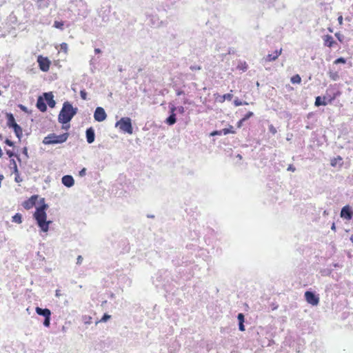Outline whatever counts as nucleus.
Returning a JSON list of instances; mask_svg holds the SVG:
<instances>
[{
    "label": "nucleus",
    "instance_id": "obj_42",
    "mask_svg": "<svg viewBox=\"0 0 353 353\" xmlns=\"http://www.w3.org/2000/svg\"><path fill=\"white\" fill-rule=\"evenodd\" d=\"M10 168L12 170V172H15V169L18 168L16 160L14 159H10Z\"/></svg>",
    "mask_w": 353,
    "mask_h": 353
},
{
    "label": "nucleus",
    "instance_id": "obj_60",
    "mask_svg": "<svg viewBox=\"0 0 353 353\" xmlns=\"http://www.w3.org/2000/svg\"><path fill=\"white\" fill-rule=\"evenodd\" d=\"M70 128V123L66 124H62L61 128L65 130H68Z\"/></svg>",
    "mask_w": 353,
    "mask_h": 353
},
{
    "label": "nucleus",
    "instance_id": "obj_45",
    "mask_svg": "<svg viewBox=\"0 0 353 353\" xmlns=\"http://www.w3.org/2000/svg\"><path fill=\"white\" fill-rule=\"evenodd\" d=\"M4 143L9 147L14 148L15 145V143L13 141L9 139L8 138L5 139Z\"/></svg>",
    "mask_w": 353,
    "mask_h": 353
},
{
    "label": "nucleus",
    "instance_id": "obj_6",
    "mask_svg": "<svg viewBox=\"0 0 353 353\" xmlns=\"http://www.w3.org/2000/svg\"><path fill=\"white\" fill-rule=\"evenodd\" d=\"M115 127L119 128L120 131L124 134H132L133 133L132 119L128 117H121L115 123Z\"/></svg>",
    "mask_w": 353,
    "mask_h": 353
},
{
    "label": "nucleus",
    "instance_id": "obj_63",
    "mask_svg": "<svg viewBox=\"0 0 353 353\" xmlns=\"http://www.w3.org/2000/svg\"><path fill=\"white\" fill-rule=\"evenodd\" d=\"M101 52L102 51H101V50L100 48H94V53L95 54H100V53H101Z\"/></svg>",
    "mask_w": 353,
    "mask_h": 353
},
{
    "label": "nucleus",
    "instance_id": "obj_41",
    "mask_svg": "<svg viewBox=\"0 0 353 353\" xmlns=\"http://www.w3.org/2000/svg\"><path fill=\"white\" fill-rule=\"evenodd\" d=\"M222 130H214L210 133V137L222 136Z\"/></svg>",
    "mask_w": 353,
    "mask_h": 353
},
{
    "label": "nucleus",
    "instance_id": "obj_15",
    "mask_svg": "<svg viewBox=\"0 0 353 353\" xmlns=\"http://www.w3.org/2000/svg\"><path fill=\"white\" fill-rule=\"evenodd\" d=\"M36 107L41 112H46L47 111V101L46 97L43 96V93L37 97Z\"/></svg>",
    "mask_w": 353,
    "mask_h": 353
},
{
    "label": "nucleus",
    "instance_id": "obj_2",
    "mask_svg": "<svg viewBox=\"0 0 353 353\" xmlns=\"http://www.w3.org/2000/svg\"><path fill=\"white\" fill-rule=\"evenodd\" d=\"M77 112V108L73 107L71 102L68 101H65L58 115L59 123L61 124L69 123Z\"/></svg>",
    "mask_w": 353,
    "mask_h": 353
},
{
    "label": "nucleus",
    "instance_id": "obj_56",
    "mask_svg": "<svg viewBox=\"0 0 353 353\" xmlns=\"http://www.w3.org/2000/svg\"><path fill=\"white\" fill-rule=\"evenodd\" d=\"M176 111L181 114H183L184 112H185V108L183 106H177V110Z\"/></svg>",
    "mask_w": 353,
    "mask_h": 353
},
{
    "label": "nucleus",
    "instance_id": "obj_26",
    "mask_svg": "<svg viewBox=\"0 0 353 353\" xmlns=\"http://www.w3.org/2000/svg\"><path fill=\"white\" fill-rule=\"evenodd\" d=\"M39 9H45L49 6L50 0H34Z\"/></svg>",
    "mask_w": 353,
    "mask_h": 353
},
{
    "label": "nucleus",
    "instance_id": "obj_48",
    "mask_svg": "<svg viewBox=\"0 0 353 353\" xmlns=\"http://www.w3.org/2000/svg\"><path fill=\"white\" fill-rule=\"evenodd\" d=\"M268 130L273 135L277 132L276 128L272 124L269 125Z\"/></svg>",
    "mask_w": 353,
    "mask_h": 353
},
{
    "label": "nucleus",
    "instance_id": "obj_34",
    "mask_svg": "<svg viewBox=\"0 0 353 353\" xmlns=\"http://www.w3.org/2000/svg\"><path fill=\"white\" fill-rule=\"evenodd\" d=\"M321 276H330L332 273V270L330 268H325L320 271Z\"/></svg>",
    "mask_w": 353,
    "mask_h": 353
},
{
    "label": "nucleus",
    "instance_id": "obj_10",
    "mask_svg": "<svg viewBox=\"0 0 353 353\" xmlns=\"http://www.w3.org/2000/svg\"><path fill=\"white\" fill-rule=\"evenodd\" d=\"M110 12L111 6L109 5L102 6L97 10L98 16L101 18L102 21L104 23H108L110 21Z\"/></svg>",
    "mask_w": 353,
    "mask_h": 353
},
{
    "label": "nucleus",
    "instance_id": "obj_49",
    "mask_svg": "<svg viewBox=\"0 0 353 353\" xmlns=\"http://www.w3.org/2000/svg\"><path fill=\"white\" fill-rule=\"evenodd\" d=\"M37 203L38 205H37L36 207H43L45 205H48L47 203H46L45 198H40L39 201H38Z\"/></svg>",
    "mask_w": 353,
    "mask_h": 353
},
{
    "label": "nucleus",
    "instance_id": "obj_4",
    "mask_svg": "<svg viewBox=\"0 0 353 353\" xmlns=\"http://www.w3.org/2000/svg\"><path fill=\"white\" fill-rule=\"evenodd\" d=\"M164 253L167 256V258L171 260L173 265L179 266L183 263L181 259V254L176 248H174L170 245H165Z\"/></svg>",
    "mask_w": 353,
    "mask_h": 353
},
{
    "label": "nucleus",
    "instance_id": "obj_44",
    "mask_svg": "<svg viewBox=\"0 0 353 353\" xmlns=\"http://www.w3.org/2000/svg\"><path fill=\"white\" fill-rule=\"evenodd\" d=\"M18 107L19 108V109L21 111H23L25 113H27V114H30L31 113V112L28 110V108L26 105H24L23 104H19Z\"/></svg>",
    "mask_w": 353,
    "mask_h": 353
},
{
    "label": "nucleus",
    "instance_id": "obj_61",
    "mask_svg": "<svg viewBox=\"0 0 353 353\" xmlns=\"http://www.w3.org/2000/svg\"><path fill=\"white\" fill-rule=\"evenodd\" d=\"M15 158L17 159V161L19 163L20 165H21L22 161L20 155L19 154H16Z\"/></svg>",
    "mask_w": 353,
    "mask_h": 353
},
{
    "label": "nucleus",
    "instance_id": "obj_14",
    "mask_svg": "<svg viewBox=\"0 0 353 353\" xmlns=\"http://www.w3.org/2000/svg\"><path fill=\"white\" fill-rule=\"evenodd\" d=\"M107 118V114L102 107H97L94 112V119L97 122H102Z\"/></svg>",
    "mask_w": 353,
    "mask_h": 353
},
{
    "label": "nucleus",
    "instance_id": "obj_57",
    "mask_svg": "<svg viewBox=\"0 0 353 353\" xmlns=\"http://www.w3.org/2000/svg\"><path fill=\"white\" fill-rule=\"evenodd\" d=\"M287 170L294 172L296 171V168L293 164H289L288 166Z\"/></svg>",
    "mask_w": 353,
    "mask_h": 353
},
{
    "label": "nucleus",
    "instance_id": "obj_30",
    "mask_svg": "<svg viewBox=\"0 0 353 353\" xmlns=\"http://www.w3.org/2000/svg\"><path fill=\"white\" fill-rule=\"evenodd\" d=\"M110 319L111 315L108 313H104L100 320L96 321L95 325H97L99 323H105Z\"/></svg>",
    "mask_w": 353,
    "mask_h": 353
},
{
    "label": "nucleus",
    "instance_id": "obj_27",
    "mask_svg": "<svg viewBox=\"0 0 353 353\" xmlns=\"http://www.w3.org/2000/svg\"><path fill=\"white\" fill-rule=\"evenodd\" d=\"M15 134V136L21 141L23 137V128L20 125H17L14 128L12 129Z\"/></svg>",
    "mask_w": 353,
    "mask_h": 353
},
{
    "label": "nucleus",
    "instance_id": "obj_29",
    "mask_svg": "<svg viewBox=\"0 0 353 353\" xmlns=\"http://www.w3.org/2000/svg\"><path fill=\"white\" fill-rule=\"evenodd\" d=\"M222 133L223 135H227L228 134H235L236 131L234 130V127L232 125H229L228 128L222 129Z\"/></svg>",
    "mask_w": 353,
    "mask_h": 353
},
{
    "label": "nucleus",
    "instance_id": "obj_20",
    "mask_svg": "<svg viewBox=\"0 0 353 353\" xmlns=\"http://www.w3.org/2000/svg\"><path fill=\"white\" fill-rule=\"evenodd\" d=\"M281 52H282V48H281L280 50H276L274 52V53L268 54L263 59H264L265 62L274 61L278 59V57L281 54Z\"/></svg>",
    "mask_w": 353,
    "mask_h": 353
},
{
    "label": "nucleus",
    "instance_id": "obj_31",
    "mask_svg": "<svg viewBox=\"0 0 353 353\" xmlns=\"http://www.w3.org/2000/svg\"><path fill=\"white\" fill-rule=\"evenodd\" d=\"M290 81L293 84H299L301 82V77L298 74H294L290 78Z\"/></svg>",
    "mask_w": 353,
    "mask_h": 353
},
{
    "label": "nucleus",
    "instance_id": "obj_3",
    "mask_svg": "<svg viewBox=\"0 0 353 353\" xmlns=\"http://www.w3.org/2000/svg\"><path fill=\"white\" fill-rule=\"evenodd\" d=\"M68 137V132H63L60 134H57L56 133L53 132L48 134L46 137H45L42 141V143L44 145L62 144L66 142Z\"/></svg>",
    "mask_w": 353,
    "mask_h": 353
},
{
    "label": "nucleus",
    "instance_id": "obj_59",
    "mask_svg": "<svg viewBox=\"0 0 353 353\" xmlns=\"http://www.w3.org/2000/svg\"><path fill=\"white\" fill-rule=\"evenodd\" d=\"M176 94L177 96H181L185 94V92L181 89H178L176 90Z\"/></svg>",
    "mask_w": 353,
    "mask_h": 353
},
{
    "label": "nucleus",
    "instance_id": "obj_40",
    "mask_svg": "<svg viewBox=\"0 0 353 353\" xmlns=\"http://www.w3.org/2000/svg\"><path fill=\"white\" fill-rule=\"evenodd\" d=\"M5 150H6V154L9 157L10 159H13V157H15L16 154H18L10 149H6Z\"/></svg>",
    "mask_w": 353,
    "mask_h": 353
},
{
    "label": "nucleus",
    "instance_id": "obj_11",
    "mask_svg": "<svg viewBox=\"0 0 353 353\" xmlns=\"http://www.w3.org/2000/svg\"><path fill=\"white\" fill-rule=\"evenodd\" d=\"M37 63L39 69L42 72H48L50 69L51 61L47 57L39 55L37 57Z\"/></svg>",
    "mask_w": 353,
    "mask_h": 353
},
{
    "label": "nucleus",
    "instance_id": "obj_1",
    "mask_svg": "<svg viewBox=\"0 0 353 353\" xmlns=\"http://www.w3.org/2000/svg\"><path fill=\"white\" fill-rule=\"evenodd\" d=\"M48 208V205H45L43 207H35V211L32 215L40 231L44 233L48 232L50 225L52 223V221L47 220L46 211Z\"/></svg>",
    "mask_w": 353,
    "mask_h": 353
},
{
    "label": "nucleus",
    "instance_id": "obj_62",
    "mask_svg": "<svg viewBox=\"0 0 353 353\" xmlns=\"http://www.w3.org/2000/svg\"><path fill=\"white\" fill-rule=\"evenodd\" d=\"M343 18L342 15L339 16L338 17V21L340 25L343 24Z\"/></svg>",
    "mask_w": 353,
    "mask_h": 353
},
{
    "label": "nucleus",
    "instance_id": "obj_7",
    "mask_svg": "<svg viewBox=\"0 0 353 353\" xmlns=\"http://www.w3.org/2000/svg\"><path fill=\"white\" fill-rule=\"evenodd\" d=\"M35 312L38 315L43 317V325L46 327H49L50 326L52 319L51 310L47 307H41L37 306L35 308Z\"/></svg>",
    "mask_w": 353,
    "mask_h": 353
},
{
    "label": "nucleus",
    "instance_id": "obj_28",
    "mask_svg": "<svg viewBox=\"0 0 353 353\" xmlns=\"http://www.w3.org/2000/svg\"><path fill=\"white\" fill-rule=\"evenodd\" d=\"M12 221L16 223H21L23 221V216L21 213H16L14 216L12 217Z\"/></svg>",
    "mask_w": 353,
    "mask_h": 353
},
{
    "label": "nucleus",
    "instance_id": "obj_12",
    "mask_svg": "<svg viewBox=\"0 0 353 353\" xmlns=\"http://www.w3.org/2000/svg\"><path fill=\"white\" fill-rule=\"evenodd\" d=\"M340 216L345 220L350 221L353 217V210L350 205L343 206L340 212Z\"/></svg>",
    "mask_w": 353,
    "mask_h": 353
},
{
    "label": "nucleus",
    "instance_id": "obj_53",
    "mask_svg": "<svg viewBox=\"0 0 353 353\" xmlns=\"http://www.w3.org/2000/svg\"><path fill=\"white\" fill-rule=\"evenodd\" d=\"M86 168H83L81 170L79 171V176L81 177L84 176L86 174Z\"/></svg>",
    "mask_w": 353,
    "mask_h": 353
},
{
    "label": "nucleus",
    "instance_id": "obj_51",
    "mask_svg": "<svg viewBox=\"0 0 353 353\" xmlns=\"http://www.w3.org/2000/svg\"><path fill=\"white\" fill-rule=\"evenodd\" d=\"M22 154L26 157V159L29 158L28 149L26 146L23 147L21 150Z\"/></svg>",
    "mask_w": 353,
    "mask_h": 353
},
{
    "label": "nucleus",
    "instance_id": "obj_17",
    "mask_svg": "<svg viewBox=\"0 0 353 353\" xmlns=\"http://www.w3.org/2000/svg\"><path fill=\"white\" fill-rule=\"evenodd\" d=\"M95 130L92 127H89L85 130V139L88 143L91 144L95 140Z\"/></svg>",
    "mask_w": 353,
    "mask_h": 353
},
{
    "label": "nucleus",
    "instance_id": "obj_19",
    "mask_svg": "<svg viewBox=\"0 0 353 353\" xmlns=\"http://www.w3.org/2000/svg\"><path fill=\"white\" fill-rule=\"evenodd\" d=\"M61 183L64 186L71 188L74 184V179L72 175L66 174L61 178Z\"/></svg>",
    "mask_w": 353,
    "mask_h": 353
},
{
    "label": "nucleus",
    "instance_id": "obj_37",
    "mask_svg": "<svg viewBox=\"0 0 353 353\" xmlns=\"http://www.w3.org/2000/svg\"><path fill=\"white\" fill-rule=\"evenodd\" d=\"M347 62V59L343 57H340L337 59H336L334 61V64L338 65V64H345Z\"/></svg>",
    "mask_w": 353,
    "mask_h": 353
},
{
    "label": "nucleus",
    "instance_id": "obj_16",
    "mask_svg": "<svg viewBox=\"0 0 353 353\" xmlns=\"http://www.w3.org/2000/svg\"><path fill=\"white\" fill-rule=\"evenodd\" d=\"M6 125L8 128L12 129L17 125H19L15 120L14 116L12 112H6Z\"/></svg>",
    "mask_w": 353,
    "mask_h": 353
},
{
    "label": "nucleus",
    "instance_id": "obj_52",
    "mask_svg": "<svg viewBox=\"0 0 353 353\" xmlns=\"http://www.w3.org/2000/svg\"><path fill=\"white\" fill-rule=\"evenodd\" d=\"M60 48L61 51L66 52L68 50V44L66 43H62L60 45Z\"/></svg>",
    "mask_w": 353,
    "mask_h": 353
},
{
    "label": "nucleus",
    "instance_id": "obj_38",
    "mask_svg": "<svg viewBox=\"0 0 353 353\" xmlns=\"http://www.w3.org/2000/svg\"><path fill=\"white\" fill-rule=\"evenodd\" d=\"M169 111L168 114H176L175 112L177 110V107L175 106L172 103H169Z\"/></svg>",
    "mask_w": 353,
    "mask_h": 353
},
{
    "label": "nucleus",
    "instance_id": "obj_35",
    "mask_svg": "<svg viewBox=\"0 0 353 353\" xmlns=\"http://www.w3.org/2000/svg\"><path fill=\"white\" fill-rule=\"evenodd\" d=\"M64 22L63 21H54L53 27L59 30H63Z\"/></svg>",
    "mask_w": 353,
    "mask_h": 353
},
{
    "label": "nucleus",
    "instance_id": "obj_32",
    "mask_svg": "<svg viewBox=\"0 0 353 353\" xmlns=\"http://www.w3.org/2000/svg\"><path fill=\"white\" fill-rule=\"evenodd\" d=\"M233 104L234 106H240V105H248L249 103L245 101H241L238 97H236L234 100L233 101Z\"/></svg>",
    "mask_w": 353,
    "mask_h": 353
},
{
    "label": "nucleus",
    "instance_id": "obj_18",
    "mask_svg": "<svg viewBox=\"0 0 353 353\" xmlns=\"http://www.w3.org/2000/svg\"><path fill=\"white\" fill-rule=\"evenodd\" d=\"M43 96L46 97L47 101V106L48 105L50 108H54L56 105V101L54 99V94L52 92H43Z\"/></svg>",
    "mask_w": 353,
    "mask_h": 353
},
{
    "label": "nucleus",
    "instance_id": "obj_36",
    "mask_svg": "<svg viewBox=\"0 0 353 353\" xmlns=\"http://www.w3.org/2000/svg\"><path fill=\"white\" fill-rule=\"evenodd\" d=\"M329 77L333 81H338L339 79V74L337 72H329Z\"/></svg>",
    "mask_w": 353,
    "mask_h": 353
},
{
    "label": "nucleus",
    "instance_id": "obj_5",
    "mask_svg": "<svg viewBox=\"0 0 353 353\" xmlns=\"http://www.w3.org/2000/svg\"><path fill=\"white\" fill-rule=\"evenodd\" d=\"M170 275L167 270H160L152 277V283L156 287H164L170 281Z\"/></svg>",
    "mask_w": 353,
    "mask_h": 353
},
{
    "label": "nucleus",
    "instance_id": "obj_25",
    "mask_svg": "<svg viewBox=\"0 0 353 353\" xmlns=\"http://www.w3.org/2000/svg\"><path fill=\"white\" fill-rule=\"evenodd\" d=\"M232 93H226L223 95H219L216 100L219 103H223L225 101H231L233 98Z\"/></svg>",
    "mask_w": 353,
    "mask_h": 353
},
{
    "label": "nucleus",
    "instance_id": "obj_21",
    "mask_svg": "<svg viewBox=\"0 0 353 353\" xmlns=\"http://www.w3.org/2000/svg\"><path fill=\"white\" fill-rule=\"evenodd\" d=\"M323 45L325 46L332 48L336 42L334 39L333 37L330 34H326L323 37Z\"/></svg>",
    "mask_w": 353,
    "mask_h": 353
},
{
    "label": "nucleus",
    "instance_id": "obj_50",
    "mask_svg": "<svg viewBox=\"0 0 353 353\" xmlns=\"http://www.w3.org/2000/svg\"><path fill=\"white\" fill-rule=\"evenodd\" d=\"M240 70L243 71H246L248 68V64L245 62L241 63L240 65H239Z\"/></svg>",
    "mask_w": 353,
    "mask_h": 353
},
{
    "label": "nucleus",
    "instance_id": "obj_33",
    "mask_svg": "<svg viewBox=\"0 0 353 353\" xmlns=\"http://www.w3.org/2000/svg\"><path fill=\"white\" fill-rule=\"evenodd\" d=\"M14 174V181L20 183L23 181V179L20 176V173L18 168L15 169V172H12Z\"/></svg>",
    "mask_w": 353,
    "mask_h": 353
},
{
    "label": "nucleus",
    "instance_id": "obj_43",
    "mask_svg": "<svg viewBox=\"0 0 353 353\" xmlns=\"http://www.w3.org/2000/svg\"><path fill=\"white\" fill-rule=\"evenodd\" d=\"M335 37H336V39H338V41L341 43H343V40H344V35L342 34L340 32H337L335 33Z\"/></svg>",
    "mask_w": 353,
    "mask_h": 353
},
{
    "label": "nucleus",
    "instance_id": "obj_23",
    "mask_svg": "<svg viewBox=\"0 0 353 353\" xmlns=\"http://www.w3.org/2000/svg\"><path fill=\"white\" fill-rule=\"evenodd\" d=\"M177 121L176 114H169L168 117L165 120V123H166L169 126H172Z\"/></svg>",
    "mask_w": 353,
    "mask_h": 353
},
{
    "label": "nucleus",
    "instance_id": "obj_13",
    "mask_svg": "<svg viewBox=\"0 0 353 353\" xmlns=\"http://www.w3.org/2000/svg\"><path fill=\"white\" fill-rule=\"evenodd\" d=\"M39 199V196L38 194H33L30 198L24 201L22 205L26 210H30L33 207L37 206L36 204L37 203Z\"/></svg>",
    "mask_w": 353,
    "mask_h": 353
},
{
    "label": "nucleus",
    "instance_id": "obj_54",
    "mask_svg": "<svg viewBox=\"0 0 353 353\" xmlns=\"http://www.w3.org/2000/svg\"><path fill=\"white\" fill-rule=\"evenodd\" d=\"M190 69L192 71H194V70H201V66H200V65H190Z\"/></svg>",
    "mask_w": 353,
    "mask_h": 353
},
{
    "label": "nucleus",
    "instance_id": "obj_39",
    "mask_svg": "<svg viewBox=\"0 0 353 353\" xmlns=\"http://www.w3.org/2000/svg\"><path fill=\"white\" fill-rule=\"evenodd\" d=\"M82 319L85 325H90L92 323V317L90 316L84 315L83 316Z\"/></svg>",
    "mask_w": 353,
    "mask_h": 353
},
{
    "label": "nucleus",
    "instance_id": "obj_47",
    "mask_svg": "<svg viewBox=\"0 0 353 353\" xmlns=\"http://www.w3.org/2000/svg\"><path fill=\"white\" fill-rule=\"evenodd\" d=\"M79 94L83 100H87L88 92L85 89L81 90Z\"/></svg>",
    "mask_w": 353,
    "mask_h": 353
},
{
    "label": "nucleus",
    "instance_id": "obj_46",
    "mask_svg": "<svg viewBox=\"0 0 353 353\" xmlns=\"http://www.w3.org/2000/svg\"><path fill=\"white\" fill-rule=\"evenodd\" d=\"M254 116V113L251 111H248L242 117L245 121L250 119L251 117Z\"/></svg>",
    "mask_w": 353,
    "mask_h": 353
},
{
    "label": "nucleus",
    "instance_id": "obj_8",
    "mask_svg": "<svg viewBox=\"0 0 353 353\" xmlns=\"http://www.w3.org/2000/svg\"><path fill=\"white\" fill-rule=\"evenodd\" d=\"M304 297L307 303L312 306H316L319 303V295L315 291L311 289L305 292Z\"/></svg>",
    "mask_w": 353,
    "mask_h": 353
},
{
    "label": "nucleus",
    "instance_id": "obj_22",
    "mask_svg": "<svg viewBox=\"0 0 353 353\" xmlns=\"http://www.w3.org/2000/svg\"><path fill=\"white\" fill-rule=\"evenodd\" d=\"M237 320H238V327H239V331L241 332H244L245 330V315L243 313H239L237 314Z\"/></svg>",
    "mask_w": 353,
    "mask_h": 353
},
{
    "label": "nucleus",
    "instance_id": "obj_24",
    "mask_svg": "<svg viewBox=\"0 0 353 353\" xmlns=\"http://www.w3.org/2000/svg\"><path fill=\"white\" fill-rule=\"evenodd\" d=\"M343 164V161L341 156H337L336 157L332 159L330 161V165L332 167H336L337 165L341 167Z\"/></svg>",
    "mask_w": 353,
    "mask_h": 353
},
{
    "label": "nucleus",
    "instance_id": "obj_9",
    "mask_svg": "<svg viewBox=\"0 0 353 353\" xmlns=\"http://www.w3.org/2000/svg\"><path fill=\"white\" fill-rule=\"evenodd\" d=\"M335 98V96H317L315 97L314 105L316 107L325 106L327 104H331Z\"/></svg>",
    "mask_w": 353,
    "mask_h": 353
},
{
    "label": "nucleus",
    "instance_id": "obj_55",
    "mask_svg": "<svg viewBox=\"0 0 353 353\" xmlns=\"http://www.w3.org/2000/svg\"><path fill=\"white\" fill-rule=\"evenodd\" d=\"M244 122H245V121L243 118H241L240 120L237 121L236 127L238 128H241L243 126Z\"/></svg>",
    "mask_w": 353,
    "mask_h": 353
},
{
    "label": "nucleus",
    "instance_id": "obj_64",
    "mask_svg": "<svg viewBox=\"0 0 353 353\" xmlns=\"http://www.w3.org/2000/svg\"><path fill=\"white\" fill-rule=\"evenodd\" d=\"M334 268H339V267H341V265L339 263H332V265Z\"/></svg>",
    "mask_w": 353,
    "mask_h": 353
},
{
    "label": "nucleus",
    "instance_id": "obj_58",
    "mask_svg": "<svg viewBox=\"0 0 353 353\" xmlns=\"http://www.w3.org/2000/svg\"><path fill=\"white\" fill-rule=\"evenodd\" d=\"M83 259L82 256L79 255L77 258V264L81 265L83 262Z\"/></svg>",
    "mask_w": 353,
    "mask_h": 353
}]
</instances>
